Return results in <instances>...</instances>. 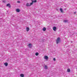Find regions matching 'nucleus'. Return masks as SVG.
Returning <instances> with one entry per match:
<instances>
[{"mask_svg":"<svg viewBox=\"0 0 77 77\" xmlns=\"http://www.w3.org/2000/svg\"><path fill=\"white\" fill-rule=\"evenodd\" d=\"M63 22H64V23H68V20H64L63 21Z\"/></svg>","mask_w":77,"mask_h":77,"instance_id":"7","label":"nucleus"},{"mask_svg":"<svg viewBox=\"0 0 77 77\" xmlns=\"http://www.w3.org/2000/svg\"><path fill=\"white\" fill-rule=\"evenodd\" d=\"M26 30L27 32H29V31L30 30V28H29V27H27Z\"/></svg>","mask_w":77,"mask_h":77,"instance_id":"8","label":"nucleus"},{"mask_svg":"<svg viewBox=\"0 0 77 77\" xmlns=\"http://www.w3.org/2000/svg\"><path fill=\"white\" fill-rule=\"evenodd\" d=\"M45 69H48V68L47 67V66L45 65Z\"/></svg>","mask_w":77,"mask_h":77,"instance_id":"13","label":"nucleus"},{"mask_svg":"<svg viewBox=\"0 0 77 77\" xmlns=\"http://www.w3.org/2000/svg\"><path fill=\"white\" fill-rule=\"evenodd\" d=\"M17 3H20V1H17Z\"/></svg>","mask_w":77,"mask_h":77,"instance_id":"19","label":"nucleus"},{"mask_svg":"<svg viewBox=\"0 0 77 77\" xmlns=\"http://www.w3.org/2000/svg\"><path fill=\"white\" fill-rule=\"evenodd\" d=\"M44 59H46V60H48V56H45L44 57Z\"/></svg>","mask_w":77,"mask_h":77,"instance_id":"3","label":"nucleus"},{"mask_svg":"<svg viewBox=\"0 0 77 77\" xmlns=\"http://www.w3.org/2000/svg\"><path fill=\"white\" fill-rule=\"evenodd\" d=\"M20 11V9H16V12H19Z\"/></svg>","mask_w":77,"mask_h":77,"instance_id":"9","label":"nucleus"},{"mask_svg":"<svg viewBox=\"0 0 77 77\" xmlns=\"http://www.w3.org/2000/svg\"><path fill=\"white\" fill-rule=\"evenodd\" d=\"M76 14V12H74V14Z\"/></svg>","mask_w":77,"mask_h":77,"instance_id":"22","label":"nucleus"},{"mask_svg":"<svg viewBox=\"0 0 77 77\" xmlns=\"http://www.w3.org/2000/svg\"><path fill=\"white\" fill-rule=\"evenodd\" d=\"M67 71L68 72H70V69H67Z\"/></svg>","mask_w":77,"mask_h":77,"instance_id":"12","label":"nucleus"},{"mask_svg":"<svg viewBox=\"0 0 77 77\" xmlns=\"http://www.w3.org/2000/svg\"><path fill=\"white\" fill-rule=\"evenodd\" d=\"M42 30L43 31H45V30H46V28H45V27H44L43 28Z\"/></svg>","mask_w":77,"mask_h":77,"instance_id":"10","label":"nucleus"},{"mask_svg":"<svg viewBox=\"0 0 77 77\" xmlns=\"http://www.w3.org/2000/svg\"><path fill=\"white\" fill-rule=\"evenodd\" d=\"M53 60L54 61H56V59L55 58H54Z\"/></svg>","mask_w":77,"mask_h":77,"instance_id":"21","label":"nucleus"},{"mask_svg":"<svg viewBox=\"0 0 77 77\" xmlns=\"http://www.w3.org/2000/svg\"><path fill=\"white\" fill-rule=\"evenodd\" d=\"M2 2L3 3H6V1L5 0H3V1H2Z\"/></svg>","mask_w":77,"mask_h":77,"instance_id":"20","label":"nucleus"},{"mask_svg":"<svg viewBox=\"0 0 77 77\" xmlns=\"http://www.w3.org/2000/svg\"><path fill=\"white\" fill-rule=\"evenodd\" d=\"M35 55L36 56H38V55H39V54L37 52L35 53Z\"/></svg>","mask_w":77,"mask_h":77,"instance_id":"17","label":"nucleus"},{"mask_svg":"<svg viewBox=\"0 0 77 77\" xmlns=\"http://www.w3.org/2000/svg\"><path fill=\"white\" fill-rule=\"evenodd\" d=\"M4 65H5L6 66H7L8 65V64L7 63H4Z\"/></svg>","mask_w":77,"mask_h":77,"instance_id":"11","label":"nucleus"},{"mask_svg":"<svg viewBox=\"0 0 77 77\" xmlns=\"http://www.w3.org/2000/svg\"><path fill=\"white\" fill-rule=\"evenodd\" d=\"M6 6H9V8H11V5L9 3H8L7 5Z\"/></svg>","mask_w":77,"mask_h":77,"instance_id":"4","label":"nucleus"},{"mask_svg":"<svg viewBox=\"0 0 77 77\" xmlns=\"http://www.w3.org/2000/svg\"><path fill=\"white\" fill-rule=\"evenodd\" d=\"M28 46L29 47V48H32V45L31 43H29L28 45Z\"/></svg>","mask_w":77,"mask_h":77,"instance_id":"2","label":"nucleus"},{"mask_svg":"<svg viewBox=\"0 0 77 77\" xmlns=\"http://www.w3.org/2000/svg\"><path fill=\"white\" fill-rule=\"evenodd\" d=\"M26 6H30V5L29 3H27L26 4Z\"/></svg>","mask_w":77,"mask_h":77,"instance_id":"5","label":"nucleus"},{"mask_svg":"<svg viewBox=\"0 0 77 77\" xmlns=\"http://www.w3.org/2000/svg\"><path fill=\"white\" fill-rule=\"evenodd\" d=\"M36 0H34V1H33L32 0V2H33V3H36Z\"/></svg>","mask_w":77,"mask_h":77,"instance_id":"14","label":"nucleus"},{"mask_svg":"<svg viewBox=\"0 0 77 77\" xmlns=\"http://www.w3.org/2000/svg\"><path fill=\"white\" fill-rule=\"evenodd\" d=\"M33 2H32L31 3H30V6H31V5H33Z\"/></svg>","mask_w":77,"mask_h":77,"instance_id":"18","label":"nucleus"},{"mask_svg":"<svg viewBox=\"0 0 77 77\" xmlns=\"http://www.w3.org/2000/svg\"><path fill=\"white\" fill-rule=\"evenodd\" d=\"M20 76H21L22 77H24V74H20Z\"/></svg>","mask_w":77,"mask_h":77,"instance_id":"15","label":"nucleus"},{"mask_svg":"<svg viewBox=\"0 0 77 77\" xmlns=\"http://www.w3.org/2000/svg\"><path fill=\"white\" fill-rule=\"evenodd\" d=\"M56 42L57 44H59V43L60 42V38L59 37H58L57 39Z\"/></svg>","mask_w":77,"mask_h":77,"instance_id":"1","label":"nucleus"},{"mask_svg":"<svg viewBox=\"0 0 77 77\" xmlns=\"http://www.w3.org/2000/svg\"><path fill=\"white\" fill-rule=\"evenodd\" d=\"M60 11L61 12H63V10H62V9L60 8Z\"/></svg>","mask_w":77,"mask_h":77,"instance_id":"16","label":"nucleus"},{"mask_svg":"<svg viewBox=\"0 0 77 77\" xmlns=\"http://www.w3.org/2000/svg\"><path fill=\"white\" fill-rule=\"evenodd\" d=\"M53 29L54 31H56V27H53Z\"/></svg>","mask_w":77,"mask_h":77,"instance_id":"6","label":"nucleus"}]
</instances>
